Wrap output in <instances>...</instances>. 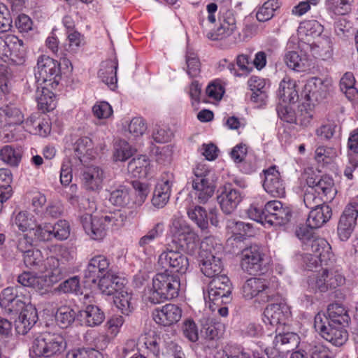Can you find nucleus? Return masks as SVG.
Returning a JSON list of instances; mask_svg holds the SVG:
<instances>
[{
    "mask_svg": "<svg viewBox=\"0 0 358 358\" xmlns=\"http://www.w3.org/2000/svg\"><path fill=\"white\" fill-rule=\"evenodd\" d=\"M331 215V208L328 205L312 209L307 218L306 224L301 227H307L313 231L314 229H318L328 222Z\"/></svg>",
    "mask_w": 358,
    "mask_h": 358,
    "instance_id": "obj_29",
    "label": "nucleus"
},
{
    "mask_svg": "<svg viewBox=\"0 0 358 358\" xmlns=\"http://www.w3.org/2000/svg\"><path fill=\"white\" fill-rule=\"evenodd\" d=\"M218 27L208 36L213 41H218L230 36L236 29V20L233 12L230 10H220Z\"/></svg>",
    "mask_w": 358,
    "mask_h": 358,
    "instance_id": "obj_20",
    "label": "nucleus"
},
{
    "mask_svg": "<svg viewBox=\"0 0 358 358\" xmlns=\"http://www.w3.org/2000/svg\"><path fill=\"white\" fill-rule=\"evenodd\" d=\"M24 266L38 272H48V276L51 282H57L62 278L63 270L59 268V260L57 257L50 256L44 258L43 252L38 248H33L22 255Z\"/></svg>",
    "mask_w": 358,
    "mask_h": 358,
    "instance_id": "obj_6",
    "label": "nucleus"
},
{
    "mask_svg": "<svg viewBox=\"0 0 358 358\" xmlns=\"http://www.w3.org/2000/svg\"><path fill=\"white\" fill-rule=\"evenodd\" d=\"M180 281L178 275L165 271L157 273L152 278V288L147 300L152 304H159L178 297Z\"/></svg>",
    "mask_w": 358,
    "mask_h": 358,
    "instance_id": "obj_2",
    "label": "nucleus"
},
{
    "mask_svg": "<svg viewBox=\"0 0 358 358\" xmlns=\"http://www.w3.org/2000/svg\"><path fill=\"white\" fill-rule=\"evenodd\" d=\"M296 236L303 242V250L307 253L320 257L323 261H331L333 254L330 244L323 238L317 236L307 227H299Z\"/></svg>",
    "mask_w": 358,
    "mask_h": 358,
    "instance_id": "obj_9",
    "label": "nucleus"
},
{
    "mask_svg": "<svg viewBox=\"0 0 358 358\" xmlns=\"http://www.w3.org/2000/svg\"><path fill=\"white\" fill-rule=\"evenodd\" d=\"M323 32V26L317 20H305L298 27V35L300 40H306L311 45L310 38H315Z\"/></svg>",
    "mask_w": 358,
    "mask_h": 358,
    "instance_id": "obj_35",
    "label": "nucleus"
},
{
    "mask_svg": "<svg viewBox=\"0 0 358 358\" xmlns=\"http://www.w3.org/2000/svg\"><path fill=\"white\" fill-rule=\"evenodd\" d=\"M131 145L124 140H120L114 147L113 159L115 162H125L134 155Z\"/></svg>",
    "mask_w": 358,
    "mask_h": 358,
    "instance_id": "obj_55",
    "label": "nucleus"
},
{
    "mask_svg": "<svg viewBox=\"0 0 358 358\" xmlns=\"http://www.w3.org/2000/svg\"><path fill=\"white\" fill-rule=\"evenodd\" d=\"M75 152L82 161L83 158L92 159L95 156L92 141L88 137H82L76 143Z\"/></svg>",
    "mask_w": 358,
    "mask_h": 358,
    "instance_id": "obj_50",
    "label": "nucleus"
},
{
    "mask_svg": "<svg viewBox=\"0 0 358 358\" xmlns=\"http://www.w3.org/2000/svg\"><path fill=\"white\" fill-rule=\"evenodd\" d=\"M296 87V81L286 76L280 83L278 91V97L285 103H295L299 99Z\"/></svg>",
    "mask_w": 358,
    "mask_h": 358,
    "instance_id": "obj_34",
    "label": "nucleus"
},
{
    "mask_svg": "<svg viewBox=\"0 0 358 358\" xmlns=\"http://www.w3.org/2000/svg\"><path fill=\"white\" fill-rule=\"evenodd\" d=\"M8 50L11 53L10 60L21 63L24 61L25 50L23 41L15 35H7Z\"/></svg>",
    "mask_w": 358,
    "mask_h": 358,
    "instance_id": "obj_41",
    "label": "nucleus"
},
{
    "mask_svg": "<svg viewBox=\"0 0 358 358\" xmlns=\"http://www.w3.org/2000/svg\"><path fill=\"white\" fill-rule=\"evenodd\" d=\"M17 282L21 287L25 288L30 287L36 289H43L45 287V280L43 277L38 276L29 271H24L18 275Z\"/></svg>",
    "mask_w": 358,
    "mask_h": 358,
    "instance_id": "obj_49",
    "label": "nucleus"
},
{
    "mask_svg": "<svg viewBox=\"0 0 358 358\" xmlns=\"http://www.w3.org/2000/svg\"><path fill=\"white\" fill-rule=\"evenodd\" d=\"M22 157V150L20 147L6 145L0 149V160L11 167H17Z\"/></svg>",
    "mask_w": 358,
    "mask_h": 358,
    "instance_id": "obj_36",
    "label": "nucleus"
},
{
    "mask_svg": "<svg viewBox=\"0 0 358 358\" xmlns=\"http://www.w3.org/2000/svg\"><path fill=\"white\" fill-rule=\"evenodd\" d=\"M284 306L278 303L268 305L264 311V322L273 327L278 324H285L287 313L284 311Z\"/></svg>",
    "mask_w": 358,
    "mask_h": 358,
    "instance_id": "obj_32",
    "label": "nucleus"
},
{
    "mask_svg": "<svg viewBox=\"0 0 358 358\" xmlns=\"http://www.w3.org/2000/svg\"><path fill=\"white\" fill-rule=\"evenodd\" d=\"M19 313V321L16 329L19 334L24 335L37 322V310L30 303L22 310H20Z\"/></svg>",
    "mask_w": 358,
    "mask_h": 358,
    "instance_id": "obj_30",
    "label": "nucleus"
},
{
    "mask_svg": "<svg viewBox=\"0 0 358 358\" xmlns=\"http://www.w3.org/2000/svg\"><path fill=\"white\" fill-rule=\"evenodd\" d=\"M173 243L187 253L194 254L198 248L199 236L181 217L174 216L170 227Z\"/></svg>",
    "mask_w": 358,
    "mask_h": 358,
    "instance_id": "obj_7",
    "label": "nucleus"
},
{
    "mask_svg": "<svg viewBox=\"0 0 358 358\" xmlns=\"http://www.w3.org/2000/svg\"><path fill=\"white\" fill-rule=\"evenodd\" d=\"M315 105L308 103L306 101L299 106V113L296 115V123H299L303 127H307L313 117V108Z\"/></svg>",
    "mask_w": 358,
    "mask_h": 358,
    "instance_id": "obj_59",
    "label": "nucleus"
},
{
    "mask_svg": "<svg viewBox=\"0 0 358 358\" xmlns=\"http://www.w3.org/2000/svg\"><path fill=\"white\" fill-rule=\"evenodd\" d=\"M34 74L39 85L55 89L61 79L60 63L49 56L41 55L38 58Z\"/></svg>",
    "mask_w": 358,
    "mask_h": 358,
    "instance_id": "obj_10",
    "label": "nucleus"
},
{
    "mask_svg": "<svg viewBox=\"0 0 358 358\" xmlns=\"http://www.w3.org/2000/svg\"><path fill=\"white\" fill-rule=\"evenodd\" d=\"M192 187L198 202L206 203L213 196L215 187L205 176H199L195 173V178L192 182Z\"/></svg>",
    "mask_w": 358,
    "mask_h": 358,
    "instance_id": "obj_28",
    "label": "nucleus"
},
{
    "mask_svg": "<svg viewBox=\"0 0 358 358\" xmlns=\"http://www.w3.org/2000/svg\"><path fill=\"white\" fill-rule=\"evenodd\" d=\"M327 92V85L324 81L317 77L308 79L301 92V99L308 103L315 105L325 99Z\"/></svg>",
    "mask_w": 358,
    "mask_h": 358,
    "instance_id": "obj_19",
    "label": "nucleus"
},
{
    "mask_svg": "<svg viewBox=\"0 0 358 358\" xmlns=\"http://www.w3.org/2000/svg\"><path fill=\"white\" fill-rule=\"evenodd\" d=\"M151 164L146 155H140L133 158L127 165L129 173L136 178H146L151 171Z\"/></svg>",
    "mask_w": 358,
    "mask_h": 358,
    "instance_id": "obj_31",
    "label": "nucleus"
},
{
    "mask_svg": "<svg viewBox=\"0 0 358 358\" xmlns=\"http://www.w3.org/2000/svg\"><path fill=\"white\" fill-rule=\"evenodd\" d=\"M236 64L238 70L236 69L234 63H229L227 68L230 72L236 77L247 76L252 70L250 66L249 57L247 55H239L236 57Z\"/></svg>",
    "mask_w": 358,
    "mask_h": 358,
    "instance_id": "obj_48",
    "label": "nucleus"
},
{
    "mask_svg": "<svg viewBox=\"0 0 358 358\" xmlns=\"http://www.w3.org/2000/svg\"><path fill=\"white\" fill-rule=\"evenodd\" d=\"M264 189L273 197H284L285 183L276 165H272L262 171Z\"/></svg>",
    "mask_w": 358,
    "mask_h": 358,
    "instance_id": "obj_14",
    "label": "nucleus"
},
{
    "mask_svg": "<svg viewBox=\"0 0 358 358\" xmlns=\"http://www.w3.org/2000/svg\"><path fill=\"white\" fill-rule=\"evenodd\" d=\"M327 201L322 196L317 194L311 188L307 189L303 196V202L306 206L311 210L324 206V203Z\"/></svg>",
    "mask_w": 358,
    "mask_h": 358,
    "instance_id": "obj_60",
    "label": "nucleus"
},
{
    "mask_svg": "<svg viewBox=\"0 0 358 358\" xmlns=\"http://www.w3.org/2000/svg\"><path fill=\"white\" fill-rule=\"evenodd\" d=\"M327 324L346 326L350 321V317L345 308L338 303L329 304L327 310Z\"/></svg>",
    "mask_w": 358,
    "mask_h": 358,
    "instance_id": "obj_33",
    "label": "nucleus"
},
{
    "mask_svg": "<svg viewBox=\"0 0 358 358\" xmlns=\"http://www.w3.org/2000/svg\"><path fill=\"white\" fill-rule=\"evenodd\" d=\"M30 303V294L22 287H8L0 294V306L8 313L18 314Z\"/></svg>",
    "mask_w": 358,
    "mask_h": 358,
    "instance_id": "obj_11",
    "label": "nucleus"
},
{
    "mask_svg": "<svg viewBox=\"0 0 358 358\" xmlns=\"http://www.w3.org/2000/svg\"><path fill=\"white\" fill-rule=\"evenodd\" d=\"M134 191L131 192L133 208H137L142 206L149 194L148 185L140 181L132 182Z\"/></svg>",
    "mask_w": 358,
    "mask_h": 358,
    "instance_id": "obj_45",
    "label": "nucleus"
},
{
    "mask_svg": "<svg viewBox=\"0 0 358 358\" xmlns=\"http://www.w3.org/2000/svg\"><path fill=\"white\" fill-rule=\"evenodd\" d=\"M2 108L5 125H18L24 122V115L17 108L12 106H6Z\"/></svg>",
    "mask_w": 358,
    "mask_h": 358,
    "instance_id": "obj_53",
    "label": "nucleus"
},
{
    "mask_svg": "<svg viewBox=\"0 0 358 358\" xmlns=\"http://www.w3.org/2000/svg\"><path fill=\"white\" fill-rule=\"evenodd\" d=\"M126 215L121 210H115L101 217H93L90 213L80 216V222L85 233L96 241L102 240L106 236L108 229H117L124 224Z\"/></svg>",
    "mask_w": 358,
    "mask_h": 358,
    "instance_id": "obj_1",
    "label": "nucleus"
},
{
    "mask_svg": "<svg viewBox=\"0 0 358 358\" xmlns=\"http://www.w3.org/2000/svg\"><path fill=\"white\" fill-rule=\"evenodd\" d=\"M76 317V313L72 308L64 306L57 309L55 320L59 327L65 329L71 325Z\"/></svg>",
    "mask_w": 358,
    "mask_h": 358,
    "instance_id": "obj_51",
    "label": "nucleus"
},
{
    "mask_svg": "<svg viewBox=\"0 0 358 358\" xmlns=\"http://www.w3.org/2000/svg\"><path fill=\"white\" fill-rule=\"evenodd\" d=\"M189 219L194 222L201 229H206L208 226V217L205 208L199 206H195L187 210Z\"/></svg>",
    "mask_w": 358,
    "mask_h": 358,
    "instance_id": "obj_56",
    "label": "nucleus"
},
{
    "mask_svg": "<svg viewBox=\"0 0 358 358\" xmlns=\"http://www.w3.org/2000/svg\"><path fill=\"white\" fill-rule=\"evenodd\" d=\"M13 181V174L8 169H0V189L5 192V198H10L13 194L10 184Z\"/></svg>",
    "mask_w": 358,
    "mask_h": 358,
    "instance_id": "obj_61",
    "label": "nucleus"
},
{
    "mask_svg": "<svg viewBox=\"0 0 358 358\" xmlns=\"http://www.w3.org/2000/svg\"><path fill=\"white\" fill-rule=\"evenodd\" d=\"M357 217L358 203H350L345 207L338 224L337 233L341 241H345L350 237L356 225Z\"/></svg>",
    "mask_w": 358,
    "mask_h": 358,
    "instance_id": "obj_18",
    "label": "nucleus"
},
{
    "mask_svg": "<svg viewBox=\"0 0 358 358\" xmlns=\"http://www.w3.org/2000/svg\"><path fill=\"white\" fill-rule=\"evenodd\" d=\"M118 66V59L115 55L113 58L102 62L101 68L98 73L99 78L112 90H115L117 87Z\"/></svg>",
    "mask_w": 358,
    "mask_h": 358,
    "instance_id": "obj_26",
    "label": "nucleus"
},
{
    "mask_svg": "<svg viewBox=\"0 0 358 358\" xmlns=\"http://www.w3.org/2000/svg\"><path fill=\"white\" fill-rule=\"evenodd\" d=\"M142 341L148 357L152 355L155 357H157L159 355L160 338L154 332L145 334L142 338Z\"/></svg>",
    "mask_w": 358,
    "mask_h": 358,
    "instance_id": "obj_57",
    "label": "nucleus"
},
{
    "mask_svg": "<svg viewBox=\"0 0 358 358\" xmlns=\"http://www.w3.org/2000/svg\"><path fill=\"white\" fill-rule=\"evenodd\" d=\"M158 263L163 268H169L171 273H185L189 266V259L179 251L167 250L162 252Z\"/></svg>",
    "mask_w": 358,
    "mask_h": 358,
    "instance_id": "obj_16",
    "label": "nucleus"
},
{
    "mask_svg": "<svg viewBox=\"0 0 358 358\" xmlns=\"http://www.w3.org/2000/svg\"><path fill=\"white\" fill-rule=\"evenodd\" d=\"M326 313L319 312L314 318V327L320 336L335 346L343 345L348 338L345 326L327 324Z\"/></svg>",
    "mask_w": 358,
    "mask_h": 358,
    "instance_id": "obj_12",
    "label": "nucleus"
},
{
    "mask_svg": "<svg viewBox=\"0 0 358 358\" xmlns=\"http://www.w3.org/2000/svg\"><path fill=\"white\" fill-rule=\"evenodd\" d=\"M131 298L130 293L121 289L114 294L113 301L124 315H129L134 309L131 303Z\"/></svg>",
    "mask_w": 358,
    "mask_h": 358,
    "instance_id": "obj_52",
    "label": "nucleus"
},
{
    "mask_svg": "<svg viewBox=\"0 0 358 358\" xmlns=\"http://www.w3.org/2000/svg\"><path fill=\"white\" fill-rule=\"evenodd\" d=\"M81 317L85 319L87 326L96 327L101 324L104 319V313L95 305H89L85 310L81 312Z\"/></svg>",
    "mask_w": 358,
    "mask_h": 358,
    "instance_id": "obj_42",
    "label": "nucleus"
},
{
    "mask_svg": "<svg viewBox=\"0 0 358 358\" xmlns=\"http://www.w3.org/2000/svg\"><path fill=\"white\" fill-rule=\"evenodd\" d=\"M207 96L215 101H220L225 93V83L221 79L211 81L206 89Z\"/></svg>",
    "mask_w": 358,
    "mask_h": 358,
    "instance_id": "obj_58",
    "label": "nucleus"
},
{
    "mask_svg": "<svg viewBox=\"0 0 358 358\" xmlns=\"http://www.w3.org/2000/svg\"><path fill=\"white\" fill-rule=\"evenodd\" d=\"M264 254L260 247L254 245L243 249L241 254V266L249 274L262 271Z\"/></svg>",
    "mask_w": 358,
    "mask_h": 358,
    "instance_id": "obj_17",
    "label": "nucleus"
},
{
    "mask_svg": "<svg viewBox=\"0 0 358 358\" xmlns=\"http://www.w3.org/2000/svg\"><path fill=\"white\" fill-rule=\"evenodd\" d=\"M226 232L229 238L234 241H242L246 236L254 235V227L250 223L236 221L233 219H229L226 221Z\"/></svg>",
    "mask_w": 358,
    "mask_h": 358,
    "instance_id": "obj_27",
    "label": "nucleus"
},
{
    "mask_svg": "<svg viewBox=\"0 0 358 358\" xmlns=\"http://www.w3.org/2000/svg\"><path fill=\"white\" fill-rule=\"evenodd\" d=\"M241 294L245 300H254L258 303H266L279 299L278 286L264 278H250L241 288Z\"/></svg>",
    "mask_w": 358,
    "mask_h": 358,
    "instance_id": "obj_5",
    "label": "nucleus"
},
{
    "mask_svg": "<svg viewBox=\"0 0 358 358\" xmlns=\"http://www.w3.org/2000/svg\"><path fill=\"white\" fill-rule=\"evenodd\" d=\"M59 292L83 294L79 278L77 276L70 278L62 282L58 287Z\"/></svg>",
    "mask_w": 358,
    "mask_h": 358,
    "instance_id": "obj_63",
    "label": "nucleus"
},
{
    "mask_svg": "<svg viewBox=\"0 0 358 358\" xmlns=\"http://www.w3.org/2000/svg\"><path fill=\"white\" fill-rule=\"evenodd\" d=\"M242 200L239 191L225 185L222 193L217 196V201L224 213L231 214L237 208Z\"/></svg>",
    "mask_w": 358,
    "mask_h": 358,
    "instance_id": "obj_25",
    "label": "nucleus"
},
{
    "mask_svg": "<svg viewBox=\"0 0 358 358\" xmlns=\"http://www.w3.org/2000/svg\"><path fill=\"white\" fill-rule=\"evenodd\" d=\"M54 229L50 222H43L38 224L36 222L30 234L32 236L35 242L45 243L52 240V232Z\"/></svg>",
    "mask_w": 358,
    "mask_h": 358,
    "instance_id": "obj_43",
    "label": "nucleus"
},
{
    "mask_svg": "<svg viewBox=\"0 0 358 358\" xmlns=\"http://www.w3.org/2000/svg\"><path fill=\"white\" fill-rule=\"evenodd\" d=\"M52 227L54 229L52 232V239L55 238L59 241H64L69 238L70 236V225L69 223L65 220H59Z\"/></svg>",
    "mask_w": 358,
    "mask_h": 358,
    "instance_id": "obj_62",
    "label": "nucleus"
},
{
    "mask_svg": "<svg viewBox=\"0 0 358 358\" xmlns=\"http://www.w3.org/2000/svg\"><path fill=\"white\" fill-rule=\"evenodd\" d=\"M284 61L287 66L298 72L306 71L308 69V60L296 51H289L285 55Z\"/></svg>",
    "mask_w": 358,
    "mask_h": 358,
    "instance_id": "obj_46",
    "label": "nucleus"
},
{
    "mask_svg": "<svg viewBox=\"0 0 358 358\" xmlns=\"http://www.w3.org/2000/svg\"><path fill=\"white\" fill-rule=\"evenodd\" d=\"M266 223L269 225H284L289 222L292 211L290 207L278 200H272L265 204Z\"/></svg>",
    "mask_w": 358,
    "mask_h": 358,
    "instance_id": "obj_15",
    "label": "nucleus"
},
{
    "mask_svg": "<svg viewBox=\"0 0 358 358\" xmlns=\"http://www.w3.org/2000/svg\"><path fill=\"white\" fill-rule=\"evenodd\" d=\"M280 3L278 0H268L259 8L256 17L259 22L269 20L274 15V12L278 9Z\"/></svg>",
    "mask_w": 358,
    "mask_h": 358,
    "instance_id": "obj_54",
    "label": "nucleus"
},
{
    "mask_svg": "<svg viewBox=\"0 0 358 358\" xmlns=\"http://www.w3.org/2000/svg\"><path fill=\"white\" fill-rule=\"evenodd\" d=\"M109 201L116 206L133 209L131 192L129 188L123 185L110 192Z\"/></svg>",
    "mask_w": 358,
    "mask_h": 358,
    "instance_id": "obj_37",
    "label": "nucleus"
},
{
    "mask_svg": "<svg viewBox=\"0 0 358 358\" xmlns=\"http://www.w3.org/2000/svg\"><path fill=\"white\" fill-rule=\"evenodd\" d=\"M66 347L65 339L61 334L45 331L34 338L29 356L31 358H51L62 353Z\"/></svg>",
    "mask_w": 358,
    "mask_h": 358,
    "instance_id": "obj_4",
    "label": "nucleus"
},
{
    "mask_svg": "<svg viewBox=\"0 0 358 358\" xmlns=\"http://www.w3.org/2000/svg\"><path fill=\"white\" fill-rule=\"evenodd\" d=\"M48 87H43L42 94L38 98V108L43 113L53 110L57 106L55 94L48 89Z\"/></svg>",
    "mask_w": 358,
    "mask_h": 358,
    "instance_id": "obj_47",
    "label": "nucleus"
},
{
    "mask_svg": "<svg viewBox=\"0 0 358 358\" xmlns=\"http://www.w3.org/2000/svg\"><path fill=\"white\" fill-rule=\"evenodd\" d=\"M36 222V220L34 216L27 210L20 211L13 218V224L23 233L28 231L29 234L31 233Z\"/></svg>",
    "mask_w": 358,
    "mask_h": 358,
    "instance_id": "obj_44",
    "label": "nucleus"
},
{
    "mask_svg": "<svg viewBox=\"0 0 358 358\" xmlns=\"http://www.w3.org/2000/svg\"><path fill=\"white\" fill-rule=\"evenodd\" d=\"M99 288L101 292L106 295H114L117 292L122 289V282H120V278L116 275H105L99 280Z\"/></svg>",
    "mask_w": 358,
    "mask_h": 358,
    "instance_id": "obj_40",
    "label": "nucleus"
},
{
    "mask_svg": "<svg viewBox=\"0 0 358 358\" xmlns=\"http://www.w3.org/2000/svg\"><path fill=\"white\" fill-rule=\"evenodd\" d=\"M212 278L208 290L209 303L217 306L230 303L232 284L229 277L225 274H220Z\"/></svg>",
    "mask_w": 358,
    "mask_h": 358,
    "instance_id": "obj_13",
    "label": "nucleus"
},
{
    "mask_svg": "<svg viewBox=\"0 0 358 358\" xmlns=\"http://www.w3.org/2000/svg\"><path fill=\"white\" fill-rule=\"evenodd\" d=\"M201 271L204 275L213 278L223 270L221 261L224 248L213 236L206 237L201 245Z\"/></svg>",
    "mask_w": 358,
    "mask_h": 358,
    "instance_id": "obj_3",
    "label": "nucleus"
},
{
    "mask_svg": "<svg viewBox=\"0 0 358 358\" xmlns=\"http://www.w3.org/2000/svg\"><path fill=\"white\" fill-rule=\"evenodd\" d=\"M104 178V171L101 168L88 166L82 175L83 187L87 191L98 192L102 189Z\"/></svg>",
    "mask_w": 358,
    "mask_h": 358,
    "instance_id": "obj_24",
    "label": "nucleus"
},
{
    "mask_svg": "<svg viewBox=\"0 0 358 358\" xmlns=\"http://www.w3.org/2000/svg\"><path fill=\"white\" fill-rule=\"evenodd\" d=\"M355 83L356 80L353 73L346 72L341 78L339 83L341 91L352 102L358 101V90L355 87Z\"/></svg>",
    "mask_w": 358,
    "mask_h": 358,
    "instance_id": "obj_39",
    "label": "nucleus"
},
{
    "mask_svg": "<svg viewBox=\"0 0 358 358\" xmlns=\"http://www.w3.org/2000/svg\"><path fill=\"white\" fill-rule=\"evenodd\" d=\"M248 85L252 94L251 95V101L256 103H264L267 98L266 92V80L258 76H251Z\"/></svg>",
    "mask_w": 358,
    "mask_h": 358,
    "instance_id": "obj_38",
    "label": "nucleus"
},
{
    "mask_svg": "<svg viewBox=\"0 0 358 358\" xmlns=\"http://www.w3.org/2000/svg\"><path fill=\"white\" fill-rule=\"evenodd\" d=\"M350 3L349 0H327V5L334 14L343 15L350 11Z\"/></svg>",
    "mask_w": 358,
    "mask_h": 358,
    "instance_id": "obj_64",
    "label": "nucleus"
},
{
    "mask_svg": "<svg viewBox=\"0 0 358 358\" xmlns=\"http://www.w3.org/2000/svg\"><path fill=\"white\" fill-rule=\"evenodd\" d=\"M308 289L313 292H326L345 284V278L338 266L322 268L308 278Z\"/></svg>",
    "mask_w": 358,
    "mask_h": 358,
    "instance_id": "obj_8",
    "label": "nucleus"
},
{
    "mask_svg": "<svg viewBox=\"0 0 358 358\" xmlns=\"http://www.w3.org/2000/svg\"><path fill=\"white\" fill-rule=\"evenodd\" d=\"M182 309L174 303H166L155 308L152 313L154 321L162 326L169 327L176 324L182 317Z\"/></svg>",
    "mask_w": 358,
    "mask_h": 358,
    "instance_id": "obj_21",
    "label": "nucleus"
},
{
    "mask_svg": "<svg viewBox=\"0 0 358 358\" xmlns=\"http://www.w3.org/2000/svg\"><path fill=\"white\" fill-rule=\"evenodd\" d=\"M308 188L322 196L326 201L334 199L336 192L334 189V180L328 176H320L315 173L309 174L306 178Z\"/></svg>",
    "mask_w": 358,
    "mask_h": 358,
    "instance_id": "obj_22",
    "label": "nucleus"
},
{
    "mask_svg": "<svg viewBox=\"0 0 358 358\" xmlns=\"http://www.w3.org/2000/svg\"><path fill=\"white\" fill-rule=\"evenodd\" d=\"M109 265V260L106 256L95 255L90 259L84 271V276L92 282L96 283L101 277L106 275Z\"/></svg>",
    "mask_w": 358,
    "mask_h": 358,
    "instance_id": "obj_23",
    "label": "nucleus"
}]
</instances>
